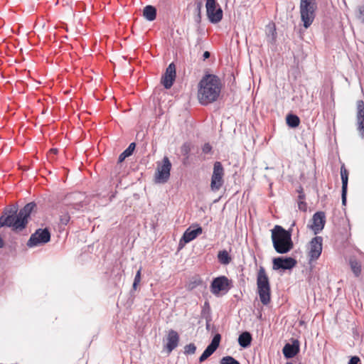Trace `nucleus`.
<instances>
[{
  "mask_svg": "<svg viewBox=\"0 0 364 364\" xmlns=\"http://www.w3.org/2000/svg\"><path fill=\"white\" fill-rule=\"evenodd\" d=\"M37 205L35 202H30L18 210L17 204H13L6 207L0 217V228H11L15 232L24 230L28 223L31 213L36 211Z\"/></svg>",
  "mask_w": 364,
  "mask_h": 364,
  "instance_id": "1",
  "label": "nucleus"
},
{
  "mask_svg": "<svg viewBox=\"0 0 364 364\" xmlns=\"http://www.w3.org/2000/svg\"><path fill=\"white\" fill-rule=\"evenodd\" d=\"M221 91L220 78L215 75H204L198 84V98L203 105H208L216 101Z\"/></svg>",
  "mask_w": 364,
  "mask_h": 364,
  "instance_id": "2",
  "label": "nucleus"
},
{
  "mask_svg": "<svg viewBox=\"0 0 364 364\" xmlns=\"http://www.w3.org/2000/svg\"><path fill=\"white\" fill-rule=\"evenodd\" d=\"M272 240L275 251L279 254H286L294 247L291 230H286L278 225L272 230Z\"/></svg>",
  "mask_w": 364,
  "mask_h": 364,
  "instance_id": "3",
  "label": "nucleus"
},
{
  "mask_svg": "<svg viewBox=\"0 0 364 364\" xmlns=\"http://www.w3.org/2000/svg\"><path fill=\"white\" fill-rule=\"evenodd\" d=\"M257 293L263 305H267L271 300V289L269 277L265 269L260 267L257 275Z\"/></svg>",
  "mask_w": 364,
  "mask_h": 364,
  "instance_id": "4",
  "label": "nucleus"
},
{
  "mask_svg": "<svg viewBox=\"0 0 364 364\" xmlns=\"http://www.w3.org/2000/svg\"><path fill=\"white\" fill-rule=\"evenodd\" d=\"M299 7L303 25L308 28L312 24L316 16V0H301Z\"/></svg>",
  "mask_w": 364,
  "mask_h": 364,
  "instance_id": "5",
  "label": "nucleus"
},
{
  "mask_svg": "<svg viewBox=\"0 0 364 364\" xmlns=\"http://www.w3.org/2000/svg\"><path fill=\"white\" fill-rule=\"evenodd\" d=\"M225 170L220 161L213 164V171L211 176L210 189L213 192L218 191L224 184Z\"/></svg>",
  "mask_w": 364,
  "mask_h": 364,
  "instance_id": "6",
  "label": "nucleus"
},
{
  "mask_svg": "<svg viewBox=\"0 0 364 364\" xmlns=\"http://www.w3.org/2000/svg\"><path fill=\"white\" fill-rule=\"evenodd\" d=\"M50 232L46 228H38L33 233L27 242L28 247H35L48 242L50 240Z\"/></svg>",
  "mask_w": 364,
  "mask_h": 364,
  "instance_id": "7",
  "label": "nucleus"
},
{
  "mask_svg": "<svg viewBox=\"0 0 364 364\" xmlns=\"http://www.w3.org/2000/svg\"><path fill=\"white\" fill-rule=\"evenodd\" d=\"M171 163L167 156H164L161 163H158L155 173V179L157 183H166L170 178Z\"/></svg>",
  "mask_w": 364,
  "mask_h": 364,
  "instance_id": "8",
  "label": "nucleus"
},
{
  "mask_svg": "<svg viewBox=\"0 0 364 364\" xmlns=\"http://www.w3.org/2000/svg\"><path fill=\"white\" fill-rule=\"evenodd\" d=\"M232 287V282L225 276H220L215 279L210 284V291L217 296L220 292L226 294Z\"/></svg>",
  "mask_w": 364,
  "mask_h": 364,
  "instance_id": "9",
  "label": "nucleus"
},
{
  "mask_svg": "<svg viewBox=\"0 0 364 364\" xmlns=\"http://www.w3.org/2000/svg\"><path fill=\"white\" fill-rule=\"evenodd\" d=\"M207 16L212 23H217L223 18V10L216 0H205Z\"/></svg>",
  "mask_w": 364,
  "mask_h": 364,
  "instance_id": "10",
  "label": "nucleus"
},
{
  "mask_svg": "<svg viewBox=\"0 0 364 364\" xmlns=\"http://www.w3.org/2000/svg\"><path fill=\"white\" fill-rule=\"evenodd\" d=\"M323 238L321 236H316L309 242L308 258L309 263L317 260L321 255Z\"/></svg>",
  "mask_w": 364,
  "mask_h": 364,
  "instance_id": "11",
  "label": "nucleus"
},
{
  "mask_svg": "<svg viewBox=\"0 0 364 364\" xmlns=\"http://www.w3.org/2000/svg\"><path fill=\"white\" fill-rule=\"evenodd\" d=\"M273 269H291L296 265V260L293 257H278L273 259Z\"/></svg>",
  "mask_w": 364,
  "mask_h": 364,
  "instance_id": "12",
  "label": "nucleus"
},
{
  "mask_svg": "<svg viewBox=\"0 0 364 364\" xmlns=\"http://www.w3.org/2000/svg\"><path fill=\"white\" fill-rule=\"evenodd\" d=\"M202 232L203 229L198 224L192 225L188 228H187L184 232L180 240V244H181L182 242H183L185 244L191 242Z\"/></svg>",
  "mask_w": 364,
  "mask_h": 364,
  "instance_id": "13",
  "label": "nucleus"
},
{
  "mask_svg": "<svg viewBox=\"0 0 364 364\" xmlns=\"http://www.w3.org/2000/svg\"><path fill=\"white\" fill-rule=\"evenodd\" d=\"M356 126L361 138H364V102L358 100L356 103Z\"/></svg>",
  "mask_w": 364,
  "mask_h": 364,
  "instance_id": "14",
  "label": "nucleus"
},
{
  "mask_svg": "<svg viewBox=\"0 0 364 364\" xmlns=\"http://www.w3.org/2000/svg\"><path fill=\"white\" fill-rule=\"evenodd\" d=\"M221 340V336L220 333H216L210 343L205 349L202 355L199 358V362L203 363L208 359L219 347L220 342Z\"/></svg>",
  "mask_w": 364,
  "mask_h": 364,
  "instance_id": "15",
  "label": "nucleus"
},
{
  "mask_svg": "<svg viewBox=\"0 0 364 364\" xmlns=\"http://www.w3.org/2000/svg\"><path fill=\"white\" fill-rule=\"evenodd\" d=\"M313 224L310 226L311 229L316 235L321 232L326 223V215L323 212L319 211L314 214L312 218Z\"/></svg>",
  "mask_w": 364,
  "mask_h": 364,
  "instance_id": "16",
  "label": "nucleus"
},
{
  "mask_svg": "<svg viewBox=\"0 0 364 364\" xmlns=\"http://www.w3.org/2000/svg\"><path fill=\"white\" fill-rule=\"evenodd\" d=\"M176 78V66L173 63L168 65L162 78V84L166 89H169L173 84Z\"/></svg>",
  "mask_w": 364,
  "mask_h": 364,
  "instance_id": "17",
  "label": "nucleus"
},
{
  "mask_svg": "<svg viewBox=\"0 0 364 364\" xmlns=\"http://www.w3.org/2000/svg\"><path fill=\"white\" fill-rule=\"evenodd\" d=\"M300 350L299 341L297 339L292 341L291 343H286L282 349L284 356L287 358H292L296 356Z\"/></svg>",
  "mask_w": 364,
  "mask_h": 364,
  "instance_id": "18",
  "label": "nucleus"
},
{
  "mask_svg": "<svg viewBox=\"0 0 364 364\" xmlns=\"http://www.w3.org/2000/svg\"><path fill=\"white\" fill-rule=\"evenodd\" d=\"M341 181H342V191H341L342 205H346V197H347V189H348V172L344 165H342L341 167Z\"/></svg>",
  "mask_w": 364,
  "mask_h": 364,
  "instance_id": "19",
  "label": "nucleus"
},
{
  "mask_svg": "<svg viewBox=\"0 0 364 364\" xmlns=\"http://www.w3.org/2000/svg\"><path fill=\"white\" fill-rule=\"evenodd\" d=\"M166 349L168 353L172 352L177 346L179 342L178 333L174 330H170L167 337Z\"/></svg>",
  "mask_w": 364,
  "mask_h": 364,
  "instance_id": "20",
  "label": "nucleus"
},
{
  "mask_svg": "<svg viewBox=\"0 0 364 364\" xmlns=\"http://www.w3.org/2000/svg\"><path fill=\"white\" fill-rule=\"evenodd\" d=\"M83 206L82 203L80 201L79 203L70 205L68 207V208L61 213L60 215V222L61 225H66L69 223L70 220V216L69 215L68 210H70L72 208L79 210Z\"/></svg>",
  "mask_w": 364,
  "mask_h": 364,
  "instance_id": "21",
  "label": "nucleus"
},
{
  "mask_svg": "<svg viewBox=\"0 0 364 364\" xmlns=\"http://www.w3.org/2000/svg\"><path fill=\"white\" fill-rule=\"evenodd\" d=\"M252 341V335L248 331L242 332L239 336V338H238L239 345L244 348L249 347L251 344Z\"/></svg>",
  "mask_w": 364,
  "mask_h": 364,
  "instance_id": "22",
  "label": "nucleus"
},
{
  "mask_svg": "<svg viewBox=\"0 0 364 364\" xmlns=\"http://www.w3.org/2000/svg\"><path fill=\"white\" fill-rule=\"evenodd\" d=\"M349 265L355 277H358L361 274L362 265L360 262L357 260L355 257H350L349 259Z\"/></svg>",
  "mask_w": 364,
  "mask_h": 364,
  "instance_id": "23",
  "label": "nucleus"
},
{
  "mask_svg": "<svg viewBox=\"0 0 364 364\" xmlns=\"http://www.w3.org/2000/svg\"><path fill=\"white\" fill-rule=\"evenodd\" d=\"M143 16L149 21H154L156 17V9L151 5L146 6L143 9Z\"/></svg>",
  "mask_w": 364,
  "mask_h": 364,
  "instance_id": "24",
  "label": "nucleus"
},
{
  "mask_svg": "<svg viewBox=\"0 0 364 364\" xmlns=\"http://www.w3.org/2000/svg\"><path fill=\"white\" fill-rule=\"evenodd\" d=\"M135 148L136 144L134 142L131 143L129 146L119 156L118 163H122L126 158L132 156Z\"/></svg>",
  "mask_w": 364,
  "mask_h": 364,
  "instance_id": "25",
  "label": "nucleus"
},
{
  "mask_svg": "<svg viewBox=\"0 0 364 364\" xmlns=\"http://www.w3.org/2000/svg\"><path fill=\"white\" fill-rule=\"evenodd\" d=\"M287 124L291 128H296L299 125L300 119L299 117L294 114H289L286 118Z\"/></svg>",
  "mask_w": 364,
  "mask_h": 364,
  "instance_id": "26",
  "label": "nucleus"
},
{
  "mask_svg": "<svg viewBox=\"0 0 364 364\" xmlns=\"http://www.w3.org/2000/svg\"><path fill=\"white\" fill-rule=\"evenodd\" d=\"M218 259L220 264L226 265L231 262V257L225 250H221L218 254Z\"/></svg>",
  "mask_w": 364,
  "mask_h": 364,
  "instance_id": "27",
  "label": "nucleus"
},
{
  "mask_svg": "<svg viewBox=\"0 0 364 364\" xmlns=\"http://www.w3.org/2000/svg\"><path fill=\"white\" fill-rule=\"evenodd\" d=\"M202 283H203V281L199 277H198V276L193 277L191 279V280L189 281V282L188 284V289L190 290H192V289L196 288L197 287L201 285Z\"/></svg>",
  "mask_w": 364,
  "mask_h": 364,
  "instance_id": "28",
  "label": "nucleus"
},
{
  "mask_svg": "<svg viewBox=\"0 0 364 364\" xmlns=\"http://www.w3.org/2000/svg\"><path fill=\"white\" fill-rule=\"evenodd\" d=\"M196 7L195 9V21L199 23L201 21V9L203 7L202 1H198L196 3Z\"/></svg>",
  "mask_w": 364,
  "mask_h": 364,
  "instance_id": "29",
  "label": "nucleus"
},
{
  "mask_svg": "<svg viewBox=\"0 0 364 364\" xmlns=\"http://www.w3.org/2000/svg\"><path fill=\"white\" fill-rule=\"evenodd\" d=\"M207 308H203L201 312L202 317L205 319V321H212L210 309L208 302H205Z\"/></svg>",
  "mask_w": 364,
  "mask_h": 364,
  "instance_id": "30",
  "label": "nucleus"
},
{
  "mask_svg": "<svg viewBox=\"0 0 364 364\" xmlns=\"http://www.w3.org/2000/svg\"><path fill=\"white\" fill-rule=\"evenodd\" d=\"M220 364H240L239 361L232 356H225L220 360Z\"/></svg>",
  "mask_w": 364,
  "mask_h": 364,
  "instance_id": "31",
  "label": "nucleus"
},
{
  "mask_svg": "<svg viewBox=\"0 0 364 364\" xmlns=\"http://www.w3.org/2000/svg\"><path fill=\"white\" fill-rule=\"evenodd\" d=\"M196 350V346L194 343H189L184 347V353L186 355H193Z\"/></svg>",
  "mask_w": 364,
  "mask_h": 364,
  "instance_id": "32",
  "label": "nucleus"
},
{
  "mask_svg": "<svg viewBox=\"0 0 364 364\" xmlns=\"http://www.w3.org/2000/svg\"><path fill=\"white\" fill-rule=\"evenodd\" d=\"M141 268H140L136 275H135V277H134V282H133V285H132V288L136 290V287H137V285L139 284V283L141 281Z\"/></svg>",
  "mask_w": 364,
  "mask_h": 364,
  "instance_id": "33",
  "label": "nucleus"
},
{
  "mask_svg": "<svg viewBox=\"0 0 364 364\" xmlns=\"http://www.w3.org/2000/svg\"><path fill=\"white\" fill-rule=\"evenodd\" d=\"M276 35L275 28L274 27L270 28L269 33L268 34V41L273 43L276 40Z\"/></svg>",
  "mask_w": 364,
  "mask_h": 364,
  "instance_id": "34",
  "label": "nucleus"
},
{
  "mask_svg": "<svg viewBox=\"0 0 364 364\" xmlns=\"http://www.w3.org/2000/svg\"><path fill=\"white\" fill-rule=\"evenodd\" d=\"M191 151V148L189 144H184L181 147V152L183 155L186 156V158H188V154Z\"/></svg>",
  "mask_w": 364,
  "mask_h": 364,
  "instance_id": "35",
  "label": "nucleus"
},
{
  "mask_svg": "<svg viewBox=\"0 0 364 364\" xmlns=\"http://www.w3.org/2000/svg\"><path fill=\"white\" fill-rule=\"evenodd\" d=\"M211 150L212 146L209 143H205L202 147V151L204 154H208L211 151Z\"/></svg>",
  "mask_w": 364,
  "mask_h": 364,
  "instance_id": "36",
  "label": "nucleus"
},
{
  "mask_svg": "<svg viewBox=\"0 0 364 364\" xmlns=\"http://www.w3.org/2000/svg\"><path fill=\"white\" fill-rule=\"evenodd\" d=\"M298 206H299V209L300 210H301V211H306V210L307 205H306V203L304 201H303V200L299 201Z\"/></svg>",
  "mask_w": 364,
  "mask_h": 364,
  "instance_id": "37",
  "label": "nucleus"
},
{
  "mask_svg": "<svg viewBox=\"0 0 364 364\" xmlns=\"http://www.w3.org/2000/svg\"><path fill=\"white\" fill-rule=\"evenodd\" d=\"M360 360L358 356H353L349 362L348 364H360Z\"/></svg>",
  "mask_w": 364,
  "mask_h": 364,
  "instance_id": "38",
  "label": "nucleus"
},
{
  "mask_svg": "<svg viewBox=\"0 0 364 364\" xmlns=\"http://www.w3.org/2000/svg\"><path fill=\"white\" fill-rule=\"evenodd\" d=\"M210 54L208 51H205L203 55V59L205 60V59L208 58L210 57Z\"/></svg>",
  "mask_w": 364,
  "mask_h": 364,
  "instance_id": "39",
  "label": "nucleus"
},
{
  "mask_svg": "<svg viewBox=\"0 0 364 364\" xmlns=\"http://www.w3.org/2000/svg\"><path fill=\"white\" fill-rule=\"evenodd\" d=\"M359 12L364 16V4L359 8Z\"/></svg>",
  "mask_w": 364,
  "mask_h": 364,
  "instance_id": "40",
  "label": "nucleus"
},
{
  "mask_svg": "<svg viewBox=\"0 0 364 364\" xmlns=\"http://www.w3.org/2000/svg\"><path fill=\"white\" fill-rule=\"evenodd\" d=\"M304 199V195L303 193H300L299 195V201L303 200Z\"/></svg>",
  "mask_w": 364,
  "mask_h": 364,
  "instance_id": "41",
  "label": "nucleus"
},
{
  "mask_svg": "<svg viewBox=\"0 0 364 364\" xmlns=\"http://www.w3.org/2000/svg\"><path fill=\"white\" fill-rule=\"evenodd\" d=\"M210 322H211V321H206L205 328L207 330L210 329Z\"/></svg>",
  "mask_w": 364,
  "mask_h": 364,
  "instance_id": "42",
  "label": "nucleus"
},
{
  "mask_svg": "<svg viewBox=\"0 0 364 364\" xmlns=\"http://www.w3.org/2000/svg\"><path fill=\"white\" fill-rule=\"evenodd\" d=\"M4 245V243L3 239L0 236V248L3 247Z\"/></svg>",
  "mask_w": 364,
  "mask_h": 364,
  "instance_id": "43",
  "label": "nucleus"
},
{
  "mask_svg": "<svg viewBox=\"0 0 364 364\" xmlns=\"http://www.w3.org/2000/svg\"><path fill=\"white\" fill-rule=\"evenodd\" d=\"M50 151L53 152L54 154H56L58 152V149H50Z\"/></svg>",
  "mask_w": 364,
  "mask_h": 364,
  "instance_id": "44",
  "label": "nucleus"
},
{
  "mask_svg": "<svg viewBox=\"0 0 364 364\" xmlns=\"http://www.w3.org/2000/svg\"><path fill=\"white\" fill-rule=\"evenodd\" d=\"M286 364H294V363H291V362H288V363H287Z\"/></svg>",
  "mask_w": 364,
  "mask_h": 364,
  "instance_id": "45",
  "label": "nucleus"
},
{
  "mask_svg": "<svg viewBox=\"0 0 364 364\" xmlns=\"http://www.w3.org/2000/svg\"><path fill=\"white\" fill-rule=\"evenodd\" d=\"M203 308H207V304H205L204 305V307Z\"/></svg>",
  "mask_w": 364,
  "mask_h": 364,
  "instance_id": "46",
  "label": "nucleus"
}]
</instances>
